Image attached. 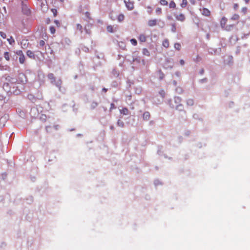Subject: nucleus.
Masks as SVG:
<instances>
[{
  "instance_id": "1",
  "label": "nucleus",
  "mask_w": 250,
  "mask_h": 250,
  "mask_svg": "<svg viewBox=\"0 0 250 250\" xmlns=\"http://www.w3.org/2000/svg\"><path fill=\"white\" fill-rule=\"evenodd\" d=\"M200 11L202 13V14L205 16H209L210 14V11L206 8H203L202 9H200Z\"/></svg>"
},
{
  "instance_id": "2",
  "label": "nucleus",
  "mask_w": 250,
  "mask_h": 250,
  "mask_svg": "<svg viewBox=\"0 0 250 250\" xmlns=\"http://www.w3.org/2000/svg\"><path fill=\"white\" fill-rule=\"evenodd\" d=\"M125 3L126 6L127 8V9L129 10H131L134 8V4L133 2L129 1H125Z\"/></svg>"
},
{
  "instance_id": "3",
  "label": "nucleus",
  "mask_w": 250,
  "mask_h": 250,
  "mask_svg": "<svg viewBox=\"0 0 250 250\" xmlns=\"http://www.w3.org/2000/svg\"><path fill=\"white\" fill-rule=\"evenodd\" d=\"M147 23L149 26H154L157 24V20L156 19L150 20L148 21Z\"/></svg>"
},
{
  "instance_id": "4",
  "label": "nucleus",
  "mask_w": 250,
  "mask_h": 250,
  "mask_svg": "<svg viewBox=\"0 0 250 250\" xmlns=\"http://www.w3.org/2000/svg\"><path fill=\"white\" fill-rule=\"evenodd\" d=\"M176 18L177 20L181 21H184L185 19L184 15L182 14L177 15Z\"/></svg>"
},
{
  "instance_id": "5",
  "label": "nucleus",
  "mask_w": 250,
  "mask_h": 250,
  "mask_svg": "<svg viewBox=\"0 0 250 250\" xmlns=\"http://www.w3.org/2000/svg\"><path fill=\"white\" fill-rule=\"evenodd\" d=\"M117 20L119 22H122L124 21V15L123 14H119L118 16V17H117Z\"/></svg>"
},
{
  "instance_id": "6",
  "label": "nucleus",
  "mask_w": 250,
  "mask_h": 250,
  "mask_svg": "<svg viewBox=\"0 0 250 250\" xmlns=\"http://www.w3.org/2000/svg\"><path fill=\"white\" fill-rule=\"evenodd\" d=\"M227 19L225 17H223L221 19V25L222 27H224L225 26V25H226V23L227 22Z\"/></svg>"
},
{
  "instance_id": "7",
  "label": "nucleus",
  "mask_w": 250,
  "mask_h": 250,
  "mask_svg": "<svg viewBox=\"0 0 250 250\" xmlns=\"http://www.w3.org/2000/svg\"><path fill=\"white\" fill-rule=\"evenodd\" d=\"M139 39L141 42H145L146 40V37L144 35H141L139 36Z\"/></svg>"
},
{
  "instance_id": "8",
  "label": "nucleus",
  "mask_w": 250,
  "mask_h": 250,
  "mask_svg": "<svg viewBox=\"0 0 250 250\" xmlns=\"http://www.w3.org/2000/svg\"><path fill=\"white\" fill-rule=\"evenodd\" d=\"M19 61H20V62L21 63H24V62L25 61V57H24V56L22 54L20 56Z\"/></svg>"
},
{
  "instance_id": "9",
  "label": "nucleus",
  "mask_w": 250,
  "mask_h": 250,
  "mask_svg": "<svg viewBox=\"0 0 250 250\" xmlns=\"http://www.w3.org/2000/svg\"><path fill=\"white\" fill-rule=\"evenodd\" d=\"M7 41L11 45L13 44L15 42V41L12 37H11L10 38L7 39Z\"/></svg>"
},
{
  "instance_id": "10",
  "label": "nucleus",
  "mask_w": 250,
  "mask_h": 250,
  "mask_svg": "<svg viewBox=\"0 0 250 250\" xmlns=\"http://www.w3.org/2000/svg\"><path fill=\"white\" fill-rule=\"evenodd\" d=\"M120 112L122 114L124 115H127L128 114V110L125 108L121 110Z\"/></svg>"
},
{
  "instance_id": "11",
  "label": "nucleus",
  "mask_w": 250,
  "mask_h": 250,
  "mask_svg": "<svg viewBox=\"0 0 250 250\" xmlns=\"http://www.w3.org/2000/svg\"><path fill=\"white\" fill-rule=\"evenodd\" d=\"M4 58L7 60V61H9V59H10V57H9V53L8 52H5L4 53Z\"/></svg>"
},
{
  "instance_id": "12",
  "label": "nucleus",
  "mask_w": 250,
  "mask_h": 250,
  "mask_svg": "<svg viewBox=\"0 0 250 250\" xmlns=\"http://www.w3.org/2000/svg\"><path fill=\"white\" fill-rule=\"evenodd\" d=\"M143 53L144 55L146 56H149V52L147 50V49L145 48L143 49Z\"/></svg>"
},
{
  "instance_id": "13",
  "label": "nucleus",
  "mask_w": 250,
  "mask_h": 250,
  "mask_svg": "<svg viewBox=\"0 0 250 250\" xmlns=\"http://www.w3.org/2000/svg\"><path fill=\"white\" fill-rule=\"evenodd\" d=\"M160 3L162 5H167L168 4L167 1L166 0H161Z\"/></svg>"
},
{
  "instance_id": "14",
  "label": "nucleus",
  "mask_w": 250,
  "mask_h": 250,
  "mask_svg": "<svg viewBox=\"0 0 250 250\" xmlns=\"http://www.w3.org/2000/svg\"><path fill=\"white\" fill-rule=\"evenodd\" d=\"M107 30L109 32H113V28L111 25H109L107 27Z\"/></svg>"
},
{
  "instance_id": "15",
  "label": "nucleus",
  "mask_w": 250,
  "mask_h": 250,
  "mask_svg": "<svg viewBox=\"0 0 250 250\" xmlns=\"http://www.w3.org/2000/svg\"><path fill=\"white\" fill-rule=\"evenodd\" d=\"M163 45L164 46H165V47H167L169 46V43H168V41H167V40H165V41L163 42Z\"/></svg>"
},
{
  "instance_id": "16",
  "label": "nucleus",
  "mask_w": 250,
  "mask_h": 250,
  "mask_svg": "<svg viewBox=\"0 0 250 250\" xmlns=\"http://www.w3.org/2000/svg\"><path fill=\"white\" fill-rule=\"evenodd\" d=\"M27 55L30 58H32L34 56V54L31 51H30V50H28L27 52Z\"/></svg>"
},
{
  "instance_id": "17",
  "label": "nucleus",
  "mask_w": 250,
  "mask_h": 250,
  "mask_svg": "<svg viewBox=\"0 0 250 250\" xmlns=\"http://www.w3.org/2000/svg\"><path fill=\"white\" fill-rule=\"evenodd\" d=\"M187 5V0H182V2L181 4L182 7H185Z\"/></svg>"
},
{
  "instance_id": "18",
  "label": "nucleus",
  "mask_w": 250,
  "mask_h": 250,
  "mask_svg": "<svg viewBox=\"0 0 250 250\" xmlns=\"http://www.w3.org/2000/svg\"><path fill=\"white\" fill-rule=\"evenodd\" d=\"M169 6L170 8H175L176 4L174 1H172L169 3Z\"/></svg>"
},
{
  "instance_id": "19",
  "label": "nucleus",
  "mask_w": 250,
  "mask_h": 250,
  "mask_svg": "<svg viewBox=\"0 0 250 250\" xmlns=\"http://www.w3.org/2000/svg\"><path fill=\"white\" fill-rule=\"evenodd\" d=\"M149 114L148 112H146L143 115V117L144 119L147 120L149 118Z\"/></svg>"
},
{
  "instance_id": "20",
  "label": "nucleus",
  "mask_w": 250,
  "mask_h": 250,
  "mask_svg": "<svg viewBox=\"0 0 250 250\" xmlns=\"http://www.w3.org/2000/svg\"><path fill=\"white\" fill-rule=\"evenodd\" d=\"M130 42L131 44H133V45H136L137 44V41L135 39H131Z\"/></svg>"
},
{
  "instance_id": "21",
  "label": "nucleus",
  "mask_w": 250,
  "mask_h": 250,
  "mask_svg": "<svg viewBox=\"0 0 250 250\" xmlns=\"http://www.w3.org/2000/svg\"><path fill=\"white\" fill-rule=\"evenodd\" d=\"M161 8H160V7H157L156 9V13L157 14H160L161 13Z\"/></svg>"
},
{
  "instance_id": "22",
  "label": "nucleus",
  "mask_w": 250,
  "mask_h": 250,
  "mask_svg": "<svg viewBox=\"0 0 250 250\" xmlns=\"http://www.w3.org/2000/svg\"><path fill=\"white\" fill-rule=\"evenodd\" d=\"M0 36L3 39L6 38V34L3 32H0Z\"/></svg>"
},
{
  "instance_id": "23",
  "label": "nucleus",
  "mask_w": 250,
  "mask_h": 250,
  "mask_svg": "<svg viewBox=\"0 0 250 250\" xmlns=\"http://www.w3.org/2000/svg\"><path fill=\"white\" fill-rule=\"evenodd\" d=\"M45 2H44L43 1L42 3V8L44 10H46V9H47V7H46V5H45Z\"/></svg>"
},
{
  "instance_id": "24",
  "label": "nucleus",
  "mask_w": 250,
  "mask_h": 250,
  "mask_svg": "<svg viewBox=\"0 0 250 250\" xmlns=\"http://www.w3.org/2000/svg\"><path fill=\"white\" fill-rule=\"evenodd\" d=\"M50 31L51 34H54L55 32V29L53 26L50 27Z\"/></svg>"
},
{
  "instance_id": "25",
  "label": "nucleus",
  "mask_w": 250,
  "mask_h": 250,
  "mask_svg": "<svg viewBox=\"0 0 250 250\" xmlns=\"http://www.w3.org/2000/svg\"><path fill=\"white\" fill-rule=\"evenodd\" d=\"M233 20H238L239 19V16L238 15H234L231 18Z\"/></svg>"
},
{
  "instance_id": "26",
  "label": "nucleus",
  "mask_w": 250,
  "mask_h": 250,
  "mask_svg": "<svg viewBox=\"0 0 250 250\" xmlns=\"http://www.w3.org/2000/svg\"><path fill=\"white\" fill-rule=\"evenodd\" d=\"M174 46H175V48L179 49L180 48V45L179 44L176 43V44H175Z\"/></svg>"
},
{
  "instance_id": "27",
  "label": "nucleus",
  "mask_w": 250,
  "mask_h": 250,
  "mask_svg": "<svg viewBox=\"0 0 250 250\" xmlns=\"http://www.w3.org/2000/svg\"><path fill=\"white\" fill-rule=\"evenodd\" d=\"M193 101L192 100H189L188 102V104H190V105H192L193 104Z\"/></svg>"
},
{
  "instance_id": "28",
  "label": "nucleus",
  "mask_w": 250,
  "mask_h": 250,
  "mask_svg": "<svg viewBox=\"0 0 250 250\" xmlns=\"http://www.w3.org/2000/svg\"><path fill=\"white\" fill-rule=\"evenodd\" d=\"M44 43V42L43 41L40 42V44L43 45Z\"/></svg>"
},
{
  "instance_id": "29",
  "label": "nucleus",
  "mask_w": 250,
  "mask_h": 250,
  "mask_svg": "<svg viewBox=\"0 0 250 250\" xmlns=\"http://www.w3.org/2000/svg\"><path fill=\"white\" fill-rule=\"evenodd\" d=\"M180 63H181V64L182 65H183V64H184V61H183V60H181V61H180Z\"/></svg>"
},
{
  "instance_id": "30",
  "label": "nucleus",
  "mask_w": 250,
  "mask_h": 250,
  "mask_svg": "<svg viewBox=\"0 0 250 250\" xmlns=\"http://www.w3.org/2000/svg\"><path fill=\"white\" fill-rule=\"evenodd\" d=\"M161 94H162V96H164V95H165V92L164 91H162L161 92Z\"/></svg>"
},
{
  "instance_id": "31",
  "label": "nucleus",
  "mask_w": 250,
  "mask_h": 250,
  "mask_svg": "<svg viewBox=\"0 0 250 250\" xmlns=\"http://www.w3.org/2000/svg\"><path fill=\"white\" fill-rule=\"evenodd\" d=\"M48 77L49 78L51 79L53 77V75H52V74H51L48 75Z\"/></svg>"
},
{
  "instance_id": "32",
  "label": "nucleus",
  "mask_w": 250,
  "mask_h": 250,
  "mask_svg": "<svg viewBox=\"0 0 250 250\" xmlns=\"http://www.w3.org/2000/svg\"><path fill=\"white\" fill-rule=\"evenodd\" d=\"M55 23L58 25L59 24V21H55Z\"/></svg>"
},
{
  "instance_id": "33",
  "label": "nucleus",
  "mask_w": 250,
  "mask_h": 250,
  "mask_svg": "<svg viewBox=\"0 0 250 250\" xmlns=\"http://www.w3.org/2000/svg\"><path fill=\"white\" fill-rule=\"evenodd\" d=\"M54 11H55V12H54V11H53V13H54V15H55V16H56V12H57V11H56V10H54Z\"/></svg>"
},
{
  "instance_id": "34",
  "label": "nucleus",
  "mask_w": 250,
  "mask_h": 250,
  "mask_svg": "<svg viewBox=\"0 0 250 250\" xmlns=\"http://www.w3.org/2000/svg\"><path fill=\"white\" fill-rule=\"evenodd\" d=\"M54 11H55V12H54V11H53V13H54V15H55V16H56V12H57V11H56V10H54Z\"/></svg>"
},
{
  "instance_id": "35",
  "label": "nucleus",
  "mask_w": 250,
  "mask_h": 250,
  "mask_svg": "<svg viewBox=\"0 0 250 250\" xmlns=\"http://www.w3.org/2000/svg\"><path fill=\"white\" fill-rule=\"evenodd\" d=\"M114 108V104H111V108Z\"/></svg>"
},
{
  "instance_id": "36",
  "label": "nucleus",
  "mask_w": 250,
  "mask_h": 250,
  "mask_svg": "<svg viewBox=\"0 0 250 250\" xmlns=\"http://www.w3.org/2000/svg\"><path fill=\"white\" fill-rule=\"evenodd\" d=\"M147 8H148V9H149V10H150L151 7H149V6H148V7H147Z\"/></svg>"
},
{
  "instance_id": "37",
  "label": "nucleus",
  "mask_w": 250,
  "mask_h": 250,
  "mask_svg": "<svg viewBox=\"0 0 250 250\" xmlns=\"http://www.w3.org/2000/svg\"><path fill=\"white\" fill-rule=\"evenodd\" d=\"M147 8H148V9H149V10H150L151 7H149V6H148V7H147Z\"/></svg>"
},
{
  "instance_id": "38",
  "label": "nucleus",
  "mask_w": 250,
  "mask_h": 250,
  "mask_svg": "<svg viewBox=\"0 0 250 250\" xmlns=\"http://www.w3.org/2000/svg\"><path fill=\"white\" fill-rule=\"evenodd\" d=\"M245 0L247 2H248L249 1V0Z\"/></svg>"
},
{
  "instance_id": "39",
  "label": "nucleus",
  "mask_w": 250,
  "mask_h": 250,
  "mask_svg": "<svg viewBox=\"0 0 250 250\" xmlns=\"http://www.w3.org/2000/svg\"><path fill=\"white\" fill-rule=\"evenodd\" d=\"M5 7H4V8H3V10H5Z\"/></svg>"
},
{
  "instance_id": "40",
  "label": "nucleus",
  "mask_w": 250,
  "mask_h": 250,
  "mask_svg": "<svg viewBox=\"0 0 250 250\" xmlns=\"http://www.w3.org/2000/svg\"><path fill=\"white\" fill-rule=\"evenodd\" d=\"M5 7H4V8H3V10H5Z\"/></svg>"
}]
</instances>
